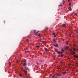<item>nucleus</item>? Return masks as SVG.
<instances>
[{
    "mask_svg": "<svg viewBox=\"0 0 78 78\" xmlns=\"http://www.w3.org/2000/svg\"><path fill=\"white\" fill-rule=\"evenodd\" d=\"M24 72L25 73V75H26V77L27 78H28V76L27 75V71L24 70H23Z\"/></svg>",
    "mask_w": 78,
    "mask_h": 78,
    "instance_id": "f257e3e1",
    "label": "nucleus"
},
{
    "mask_svg": "<svg viewBox=\"0 0 78 78\" xmlns=\"http://www.w3.org/2000/svg\"><path fill=\"white\" fill-rule=\"evenodd\" d=\"M55 51L58 54H61V52L58 51L56 50H55Z\"/></svg>",
    "mask_w": 78,
    "mask_h": 78,
    "instance_id": "f03ea898",
    "label": "nucleus"
},
{
    "mask_svg": "<svg viewBox=\"0 0 78 78\" xmlns=\"http://www.w3.org/2000/svg\"><path fill=\"white\" fill-rule=\"evenodd\" d=\"M68 8V9L69 10V11H72V8H71V7H69Z\"/></svg>",
    "mask_w": 78,
    "mask_h": 78,
    "instance_id": "7ed1b4c3",
    "label": "nucleus"
},
{
    "mask_svg": "<svg viewBox=\"0 0 78 78\" xmlns=\"http://www.w3.org/2000/svg\"><path fill=\"white\" fill-rule=\"evenodd\" d=\"M75 53L73 51L72 52H71V54L72 55H74V54H75Z\"/></svg>",
    "mask_w": 78,
    "mask_h": 78,
    "instance_id": "20e7f679",
    "label": "nucleus"
},
{
    "mask_svg": "<svg viewBox=\"0 0 78 78\" xmlns=\"http://www.w3.org/2000/svg\"><path fill=\"white\" fill-rule=\"evenodd\" d=\"M54 46H55V47H58V44H54Z\"/></svg>",
    "mask_w": 78,
    "mask_h": 78,
    "instance_id": "39448f33",
    "label": "nucleus"
},
{
    "mask_svg": "<svg viewBox=\"0 0 78 78\" xmlns=\"http://www.w3.org/2000/svg\"><path fill=\"white\" fill-rule=\"evenodd\" d=\"M34 33L36 35H37V34L36 33V30H34Z\"/></svg>",
    "mask_w": 78,
    "mask_h": 78,
    "instance_id": "423d86ee",
    "label": "nucleus"
},
{
    "mask_svg": "<svg viewBox=\"0 0 78 78\" xmlns=\"http://www.w3.org/2000/svg\"><path fill=\"white\" fill-rule=\"evenodd\" d=\"M26 65H27V63H24L23 65V66H26Z\"/></svg>",
    "mask_w": 78,
    "mask_h": 78,
    "instance_id": "0eeeda50",
    "label": "nucleus"
},
{
    "mask_svg": "<svg viewBox=\"0 0 78 78\" xmlns=\"http://www.w3.org/2000/svg\"><path fill=\"white\" fill-rule=\"evenodd\" d=\"M44 49H45V51H47V50H48V49H47V48H44Z\"/></svg>",
    "mask_w": 78,
    "mask_h": 78,
    "instance_id": "6e6552de",
    "label": "nucleus"
},
{
    "mask_svg": "<svg viewBox=\"0 0 78 78\" xmlns=\"http://www.w3.org/2000/svg\"><path fill=\"white\" fill-rule=\"evenodd\" d=\"M41 42H42V43H43V44H45V42L44 41H41Z\"/></svg>",
    "mask_w": 78,
    "mask_h": 78,
    "instance_id": "1a4fd4ad",
    "label": "nucleus"
},
{
    "mask_svg": "<svg viewBox=\"0 0 78 78\" xmlns=\"http://www.w3.org/2000/svg\"><path fill=\"white\" fill-rule=\"evenodd\" d=\"M73 51H77V50H76V49H75V48H74L73 49Z\"/></svg>",
    "mask_w": 78,
    "mask_h": 78,
    "instance_id": "9d476101",
    "label": "nucleus"
},
{
    "mask_svg": "<svg viewBox=\"0 0 78 78\" xmlns=\"http://www.w3.org/2000/svg\"><path fill=\"white\" fill-rule=\"evenodd\" d=\"M23 62H26V60L25 59H23Z\"/></svg>",
    "mask_w": 78,
    "mask_h": 78,
    "instance_id": "9b49d317",
    "label": "nucleus"
},
{
    "mask_svg": "<svg viewBox=\"0 0 78 78\" xmlns=\"http://www.w3.org/2000/svg\"><path fill=\"white\" fill-rule=\"evenodd\" d=\"M74 57L76 58H78V56L76 55H75Z\"/></svg>",
    "mask_w": 78,
    "mask_h": 78,
    "instance_id": "f8f14e48",
    "label": "nucleus"
},
{
    "mask_svg": "<svg viewBox=\"0 0 78 78\" xmlns=\"http://www.w3.org/2000/svg\"><path fill=\"white\" fill-rule=\"evenodd\" d=\"M68 48H69V47H66L65 48V50H66L67 49H68Z\"/></svg>",
    "mask_w": 78,
    "mask_h": 78,
    "instance_id": "ddd939ff",
    "label": "nucleus"
},
{
    "mask_svg": "<svg viewBox=\"0 0 78 78\" xmlns=\"http://www.w3.org/2000/svg\"><path fill=\"white\" fill-rule=\"evenodd\" d=\"M62 1H63V5H64V3H65V1L64 0H63Z\"/></svg>",
    "mask_w": 78,
    "mask_h": 78,
    "instance_id": "4468645a",
    "label": "nucleus"
},
{
    "mask_svg": "<svg viewBox=\"0 0 78 78\" xmlns=\"http://www.w3.org/2000/svg\"><path fill=\"white\" fill-rule=\"evenodd\" d=\"M65 26H66V24H63V27H65Z\"/></svg>",
    "mask_w": 78,
    "mask_h": 78,
    "instance_id": "2eb2a0df",
    "label": "nucleus"
},
{
    "mask_svg": "<svg viewBox=\"0 0 78 78\" xmlns=\"http://www.w3.org/2000/svg\"><path fill=\"white\" fill-rule=\"evenodd\" d=\"M38 36H39V37H41V34H38Z\"/></svg>",
    "mask_w": 78,
    "mask_h": 78,
    "instance_id": "dca6fc26",
    "label": "nucleus"
},
{
    "mask_svg": "<svg viewBox=\"0 0 78 78\" xmlns=\"http://www.w3.org/2000/svg\"><path fill=\"white\" fill-rule=\"evenodd\" d=\"M53 41L54 42H55V43H56V40H54Z\"/></svg>",
    "mask_w": 78,
    "mask_h": 78,
    "instance_id": "f3484780",
    "label": "nucleus"
},
{
    "mask_svg": "<svg viewBox=\"0 0 78 78\" xmlns=\"http://www.w3.org/2000/svg\"><path fill=\"white\" fill-rule=\"evenodd\" d=\"M20 76L21 77H22V74H20Z\"/></svg>",
    "mask_w": 78,
    "mask_h": 78,
    "instance_id": "a211bd4d",
    "label": "nucleus"
},
{
    "mask_svg": "<svg viewBox=\"0 0 78 78\" xmlns=\"http://www.w3.org/2000/svg\"><path fill=\"white\" fill-rule=\"evenodd\" d=\"M36 47H37V48H39V46H36Z\"/></svg>",
    "mask_w": 78,
    "mask_h": 78,
    "instance_id": "6ab92c4d",
    "label": "nucleus"
},
{
    "mask_svg": "<svg viewBox=\"0 0 78 78\" xmlns=\"http://www.w3.org/2000/svg\"><path fill=\"white\" fill-rule=\"evenodd\" d=\"M63 75H64L65 74H66V73L65 72H64L63 73Z\"/></svg>",
    "mask_w": 78,
    "mask_h": 78,
    "instance_id": "aec40b11",
    "label": "nucleus"
},
{
    "mask_svg": "<svg viewBox=\"0 0 78 78\" xmlns=\"http://www.w3.org/2000/svg\"><path fill=\"white\" fill-rule=\"evenodd\" d=\"M25 69L28 70V68L26 67V66L25 67Z\"/></svg>",
    "mask_w": 78,
    "mask_h": 78,
    "instance_id": "412c9836",
    "label": "nucleus"
},
{
    "mask_svg": "<svg viewBox=\"0 0 78 78\" xmlns=\"http://www.w3.org/2000/svg\"><path fill=\"white\" fill-rule=\"evenodd\" d=\"M69 6H71V3H69Z\"/></svg>",
    "mask_w": 78,
    "mask_h": 78,
    "instance_id": "4be33fe9",
    "label": "nucleus"
},
{
    "mask_svg": "<svg viewBox=\"0 0 78 78\" xmlns=\"http://www.w3.org/2000/svg\"><path fill=\"white\" fill-rule=\"evenodd\" d=\"M61 57H63V55H61Z\"/></svg>",
    "mask_w": 78,
    "mask_h": 78,
    "instance_id": "5701e85b",
    "label": "nucleus"
},
{
    "mask_svg": "<svg viewBox=\"0 0 78 78\" xmlns=\"http://www.w3.org/2000/svg\"><path fill=\"white\" fill-rule=\"evenodd\" d=\"M9 65H11V62H9Z\"/></svg>",
    "mask_w": 78,
    "mask_h": 78,
    "instance_id": "b1692460",
    "label": "nucleus"
},
{
    "mask_svg": "<svg viewBox=\"0 0 78 78\" xmlns=\"http://www.w3.org/2000/svg\"><path fill=\"white\" fill-rule=\"evenodd\" d=\"M59 6H62V5L60 4V5H59Z\"/></svg>",
    "mask_w": 78,
    "mask_h": 78,
    "instance_id": "393cba45",
    "label": "nucleus"
},
{
    "mask_svg": "<svg viewBox=\"0 0 78 78\" xmlns=\"http://www.w3.org/2000/svg\"><path fill=\"white\" fill-rule=\"evenodd\" d=\"M56 36L55 35H54V37H55Z\"/></svg>",
    "mask_w": 78,
    "mask_h": 78,
    "instance_id": "a878e982",
    "label": "nucleus"
},
{
    "mask_svg": "<svg viewBox=\"0 0 78 78\" xmlns=\"http://www.w3.org/2000/svg\"><path fill=\"white\" fill-rule=\"evenodd\" d=\"M68 44V42L67 41H66V44Z\"/></svg>",
    "mask_w": 78,
    "mask_h": 78,
    "instance_id": "bb28decb",
    "label": "nucleus"
},
{
    "mask_svg": "<svg viewBox=\"0 0 78 78\" xmlns=\"http://www.w3.org/2000/svg\"><path fill=\"white\" fill-rule=\"evenodd\" d=\"M28 39H27L26 40V42H28Z\"/></svg>",
    "mask_w": 78,
    "mask_h": 78,
    "instance_id": "cd10ccee",
    "label": "nucleus"
},
{
    "mask_svg": "<svg viewBox=\"0 0 78 78\" xmlns=\"http://www.w3.org/2000/svg\"><path fill=\"white\" fill-rule=\"evenodd\" d=\"M55 33H53V35H55Z\"/></svg>",
    "mask_w": 78,
    "mask_h": 78,
    "instance_id": "c85d7f7f",
    "label": "nucleus"
},
{
    "mask_svg": "<svg viewBox=\"0 0 78 78\" xmlns=\"http://www.w3.org/2000/svg\"><path fill=\"white\" fill-rule=\"evenodd\" d=\"M62 51H63V52H64V50L63 49L62 50Z\"/></svg>",
    "mask_w": 78,
    "mask_h": 78,
    "instance_id": "c756f323",
    "label": "nucleus"
},
{
    "mask_svg": "<svg viewBox=\"0 0 78 78\" xmlns=\"http://www.w3.org/2000/svg\"><path fill=\"white\" fill-rule=\"evenodd\" d=\"M70 1V0H68V2H69Z\"/></svg>",
    "mask_w": 78,
    "mask_h": 78,
    "instance_id": "7c9ffc66",
    "label": "nucleus"
},
{
    "mask_svg": "<svg viewBox=\"0 0 78 78\" xmlns=\"http://www.w3.org/2000/svg\"><path fill=\"white\" fill-rule=\"evenodd\" d=\"M52 77H53V78H54V77H55V76H52Z\"/></svg>",
    "mask_w": 78,
    "mask_h": 78,
    "instance_id": "2f4dec72",
    "label": "nucleus"
},
{
    "mask_svg": "<svg viewBox=\"0 0 78 78\" xmlns=\"http://www.w3.org/2000/svg\"><path fill=\"white\" fill-rule=\"evenodd\" d=\"M60 53H61H61H63V52H60Z\"/></svg>",
    "mask_w": 78,
    "mask_h": 78,
    "instance_id": "473e14b6",
    "label": "nucleus"
},
{
    "mask_svg": "<svg viewBox=\"0 0 78 78\" xmlns=\"http://www.w3.org/2000/svg\"><path fill=\"white\" fill-rule=\"evenodd\" d=\"M27 52H28V53H29V51H27Z\"/></svg>",
    "mask_w": 78,
    "mask_h": 78,
    "instance_id": "72a5a7b5",
    "label": "nucleus"
},
{
    "mask_svg": "<svg viewBox=\"0 0 78 78\" xmlns=\"http://www.w3.org/2000/svg\"><path fill=\"white\" fill-rule=\"evenodd\" d=\"M37 65H38V64H39L37 63Z\"/></svg>",
    "mask_w": 78,
    "mask_h": 78,
    "instance_id": "f704fd0d",
    "label": "nucleus"
},
{
    "mask_svg": "<svg viewBox=\"0 0 78 78\" xmlns=\"http://www.w3.org/2000/svg\"><path fill=\"white\" fill-rule=\"evenodd\" d=\"M77 51H78V49H77Z\"/></svg>",
    "mask_w": 78,
    "mask_h": 78,
    "instance_id": "c9c22d12",
    "label": "nucleus"
},
{
    "mask_svg": "<svg viewBox=\"0 0 78 78\" xmlns=\"http://www.w3.org/2000/svg\"><path fill=\"white\" fill-rule=\"evenodd\" d=\"M14 78H15V76H14Z\"/></svg>",
    "mask_w": 78,
    "mask_h": 78,
    "instance_id": "e433bc0d",
    "label": "nucleus"
},
{
    "mask_svg": "<svg viewBox=\"0 0 78 78\" xmlns=\"http://www.w3.org/2000/svg\"><path fill=\"white\" fill-rule=\"evenodd\" d=\"M72 49H71V50H72Z\"/></svg>",
    "mask_w": 78,
    "mask_h": 78,
    "instance_id": "4c0bfd02",
    "label": "nucleus"
}]
</instances>
